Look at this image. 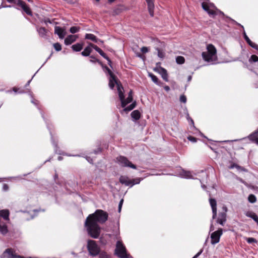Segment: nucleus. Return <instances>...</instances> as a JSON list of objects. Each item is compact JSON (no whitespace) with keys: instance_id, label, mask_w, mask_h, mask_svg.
Listing matches in <instances>:
<instances>
[{"instance_id":"obj_1","label":"nucleus","mask_w":258,"mask_h":258,"mask_svg":"<svg viewBox=\"0 0 258 258\" xmlns=\"http://www.w3.org/2000/svg\"><path fill=\"white\" fill-rule=\"evenodd\" d=\"M108 214L107 212L100 209L91 214L86 218L85 226L88 234L93 238H97L100 233V227L98 223L104 224L107 220Z\"/></svg>"},{"instance_id":"obj_2","label":"nucleus","mask_w":258,"mask_h":258,"mask_svg":"<svg viewBox=\"0 0 258 258\" xmlns=\"http://www.w3.org/2000/svg\"><path fill=\"white\" fill-rule=\"evenodd\" d=\"M114 254L119 258H129L130 256L125 246L120 241H117L116 242Z\"/></svg>"},{"instance_id":"obj_3","label":"nucleus","mask_w":258,"mask_h":258,"mask_svg":"<svg viewBox=\"0 0 258 258\" xmlns=\"http://www.w3.org/2000/svg\"><path fill=\"white\" fill-rule=\"evenodd\" d=\"M119 181L122 184H124L126 186H130L132 187L134 185L140 183L141 178H136L133 179H130L128 177L126 176L121 175L120 176Z\"/></svg>"},{"instance_id":"obj_4","label":"nucleus","mask_w":258,"mask_h":258,"mask_svg":"<svg viewBox=\"0 0 258 258\" xmlns=\"http://www.w3.org/2000/svg\"><path fill=\"white\" fill-rule=\"evenodd\" d=\"M87 248L91 255L96 256L99 253L100 248L94 240H89L88 241Z\"/></svg>"},{"instance_id":"obj_5","label":"nucleus","mask_w":258,"mask_h":258,"mask_svg":"<svg viewBox=\"0 0 258 258\" xmlns=\"http://www.w3.org/2000/svg\"><path fill=\"white\" fill-rule=\"evenodd\" d=\"M227 207L224 205L222 208L221 211L219 212L216 222L222 226H224L227 220Z\"/></svg>"},{"instance_id":"obj_6","label":"nucleus","mask_w":258,"mask_h":258,"mask_svg":"<svg viewBox=\"0 0 258 258\" xmlns=\"http://www.w3.org/2000/svg\"><path fill=\"white\" fill-rule=\"evenodd\" d=\"M118 162L123 167H129L131 168L136 169L137 166L130 161L127 158L123 156H119L116 158Z\"/></svg>"},{"instance_id":"obj_7","label":"nucleus","mask_w":258,"mask_h":258,"mask_svg":"<svg viewBox=\"0 0 258 258\" xmlns=\"http://www.w3.org/2000/svg\"><path fill=\"white\" fill-rule=\"evenodd\" d=\"M223 234V229L219 228L217 231L213 232L211 235V242L212 244L218 243L221 236Z\"/></svg>"},{"instance_id":"obj_8","label":"nucleus","mask_w":258,"mask_h":258,"mask_svg":"<svg viewBox=\"0 0 258 258\" xmlns=\"http://www.w3.org/2000/svg\"><path fill=\"white\" fill-rule=\"evenodd\" d=\"M16 5L20 7L23 11L26 13L28 15L30 16H32V12L30 9V8L26 5L25 2L22 0H17V2L16 3Z\"/></svg>"},{"instance_id":"obj_9","label":"nucleus","mask_w":258,"mask_h":258,"mask_svg":"<svg viewBox=\"0 0 258 258\" xmlns=\"http://www.w3.org/2000/svg\"><path fill=\"white\" fill-rule=\"evenodd\" d=\"M209 202H210V206H211L212 210V213H213L212 218L213 219H214L217 217V202L215 199L210 198L209 199Z\"/></svg>"},{"instance_id":"obj_10","label":"nucleus","mask_w":258,"mask_h":258,"mask_svg":"<svg viewBox=\"0 0 258 258\" xmlns=\"http://www.w3.org/2000/svg\"><path fill=\"white\" fill-rule=\"evenodd\" d=\"M154 71L158 72L159 73H160L162 76V78L164 81H165L166 82L168 81V74L166 69L161 67H160L159 69H158L157 68H154Z\"/></svg>"},{"instance_id":"obj_11","label":"nucleus","mask_w":258,"mask_h":258,"mask_svg":"<svg viewBox=\"0 0 258 258\" xmlns=\"http://www.w3.org/2000/svg\"><path fill=\"white\" fill-rule=\"evenodd\" d=\"M148 10L151 17L154 16V0H146Z\"/></svg>"},{"instance_id":"obj_12","label":"nucleus","mask_w":258,"mask_h":258,"mask_svg":"<svg viewBox=\"0 0 258 258\" xmlns=\"http://www.w3.org/2000/svg\"><path fill=\"white\" fill-rule=\"evenodd\" d=\"M202 8L205 11H206L207 12H208L210 9H211V7H213V8L215 9L217 11H219V12L222 14V15H223V13L220 11H219V10H218L215 6H214L213 4H208V3H206V2H203L202 3Z\"/></svg>"},{"instance_id":"obj_13","label":"nucleus","mask_w":258,"mask_h":258,"mask_svg":"<svg viewBox=\"0 0 258 258\" xmlns=\"http://www.w3.org/2000/svg\"><path fill=\"white\" fill-rule=\"evenodd\" d=\"M54 33L58 35L61 39L64 38L66 35L64 30L59 26H55L54 28Z\"/></svg>"},{"instance_id":"obj_14","label":"nucleus","mask_w":258,"mask_h":258,"mask_svg":"<svg viewBox=\"0 0 258 258\" xmlns=\"http://www.w3.org/2000/svg\"><path fill=\"white\" fill-rule=\"evenodd\" d=\"M4 255L7 258H16L17 255L14 253V250L12 248H7L4 252Z\"/></svg>"},{"instance_id":"obj_15","label":"nucleus","mask_w":258,"mask_h":258,"mask_svg":"<svg viewBox=\"0 0 258 258\" xmlns=\"http://www.w3.org/2000/svg\"><path fill=\"white\" fill-rule=\"evenodd\" d=\"M120 81L117 78V77L114 75L113 77H110L109 81V86L111 89H113L115 84L117 85L118 82Z\"/></svg>"},{"instance_id":"obj_16","label":"nucleus","mask_w":258,"mask_h":258,"mask_svg":"<svg viewBox=\"0 0 258 258\" xmlns=\"http://www.w3.org/2000/svg\"><path fill=\"white\" fill-rule=\"evenodd\" d=\"M202 55L203 59L206 61L210 62L215 60V56L210 54L208 52H203Z\"/></svg>"},{"instance_id":"obj_17","label":"nucleus","mask_w":258,"mask_h":258,"mask_svg":"<svg viewBox=\"0 0 258 258\" xmlns=\"http://www.w3.org/2000/svg\"><path fill=\"white\" fill-rule=\"evenodd\" d=\"M244 38L246 42L253 48L257 50L258 51V45L255 44V43L252 42L249 37L246 35V33L244 32Z\"/></svg>"},{"instance_id":"obj_18","label":"nucleus","mask_w":258,"mask_h":258,"mask_svg":"<svg viewBox=\"0 0 258 258\" xmlns=\"http://www.w3.org/2000/svg\"><path fill=\"white\" fill-rule=\"evenodd\" d=\"M76 35H70L64 39V43L67 45L71 44L75 42L77 39Z\"/></svg>"},{"instance_id":"obj_19","label":"nucleus","mask_w":258,"mask_h":258,"mask_svg":"<svg viewBox=\"0 0 258 258\" xmlns=\"http://www.w3.org/2000/svg\"><path fill=\"white\" fill-rule=\"evenodd\" d=\"M208 52L216 57L217 50L215 47L212 44H208L207 47Z\"/></svg>"},{"instance_id":"obj_20","label":"nucleus","mask_w":258,"mask_h":258,"mask_svg":"<svg viewBox=\"0 0 258 258\" xmlns=\"http://www.w3.org/2000/svg\"><path fill=\"white\" fill-rule=\"evenodd\" d=\"M245 215L248 217L252 218L258 225V217L255 213L251 211H247L245 213Z\"/></svg>"},{"instance_id":"obj_21","label":"nucleus","mask_w":258,"mask_h":258,"mask_svg":"<svg viewBox=\"0 0 258 258\" xmlns=\"http://www.w3.org/2000/svg\"><path fill=\"white\" fill-rule=\"evenodd\" d=\"M37 31L41 37L45 38L46 37L47 30L44 27H38L37 28Z\"/></svg>"},{"instance_id":"obj_22","label":"nucleus","mask_w":258,"mask_h":258,"mask_svg":"<svg viewBox=\"0 0 258 258\" xmlns=\"http://www.w3.org/2000/svg\"><path fill=\"white\" fill-rule=\"evenodd\" d=\"M10 212L8 210H0V217L4 218L5 220H9Z\"/></svg>"},{"instance_id":"obj_23","label":"nucleus","mask_w":258,"mask_h":258,"mask_svg":"<svg viewBox=\"0 0 258 258\" xmlns=\"http://www.w3.org/2000/svg\"><path fill=\"white\" fill-rule=\"evenodd\" d=\"M148 75L151 78L152 81L154 82L155 84L159 86H161L162 85L163 83L161 82L159 80L158 78L153 74L149 73Z\"/></svg>"},{"instance_id":"obj_24","label":"nucleus","mask_w":258,"mask_h":258,"mask_svg":"<svg viewBox=\"0 0 258 258\" xmlns=\"http://www.w3.org/2000/svg\"><path fill=\"white\" fill-rule=\"evenodd\" d=\"M83 48V44L77 43L72 46V48L74 51H80Z\"/></svg>"},{"instance_id":"obj_25","label":"nucleus","mask_w":258,"mask_h":258,"mask_svg":"<svg viewBox=\"0 0 258 258\" xmlns=\"http://www.w3.org/2000/svg\"><path fill=\"white\" fill-rule=\"evenodd\" d=\"M92 51V48L90 45L87 46L84 50L81 52V54L84 56H90V53Z\"/></svg>"},{"instance_id":"obj_26","label":"nucleus","mask_w":258,"mask_h":258,"mask_svg":"<svg viewBox=\"0 0 258 258\" xmlns=\"http://www.w3.org/2000/svg\"><path fill=\"white\" fill-rule=\"evenodd\" d=\"M131 115L133 119L138 120L141 117V113L138 110H135L131 113Z\"/></svg>"},{"instance_id":"obj_27","label":"nucleus","mask_w":258,"mask_h":258,"mask_svg":"<svg viewBox=\"0 0 258 258\" xmlns=\"http://www.w3.org/2000/svg\"><path fill=\"white\" fill-rule=\"evenodd\" d=\"M248 138L252 142H255V141L258 139L257 130H256L253 133L249 135Z\"/></svg>"},{"instance_id":"obj_28","label":"nucleus","mask_w":258,"mask_h":258,"mask_svg":"<svg viewBox=\"0 0 258 258\" xmlns=\"http://www.w3.org/2000/svg\"><path fill=\"white\" fill-rule=\"evenodd\" d=\"M85 38L91 40L94 42H97L98 40V39L97 38V37L92 34H86L85 35Z\"/></svg>"},{"instance_id":"obj_29","label":"nucleus","mask_w":258,"mask_h":258,"mask_svg":"<svg viewBox=\"0 0 258 258\" xmlns=\"http://www.w3.org/2000/svg\"><path fill=\"white\" fill-rule=\"evenodd\" d=\"M136 106V102L134 101L130 105H129L128 106H127L126 107H125L123 109L122 111L124 112H128L130 111L131 110H133L134 108H135Z\"/></svg>"},{"instance_id":"obj_30","label":"nucleus","mask_w":258,"mask_h":258,"mask_svg":"<svg viewBox=\"0 0 258 258\" xmlns=\"http://www.w3.org/2000/svg\"><path fill=\"white\" fill-rule=\"evenodd\" d=\"M181 175L182 176L187 178H191L192 175L190 171L182 170L181 173Z\"/></svg>"},{"instance_id":"obj_31","label":"nucleus","mask_w":258,"mask_h":258,"mask_svg":"<svg viewBox=\"0 0 258 258\" xmlns=\"http://www.w3.org/2000/svg\"><path fill=\"white\" fill-rule=\"evenodd\" d=\"M0 232L3 234H5L8 232L7 226L5 224L2 225L0 223Z\"/></svg>"},{"instance_id":"obj_32","label":"nucleus","mask_w":258,"mask_h":258,"mask_svg":"<svg viewBox=\"0 0 258 258\" xmlns=\"http://www.w3.org/2000/svg\"><path fill=\"white\" fill-rule=\"evenodd\" d=\"M90 57L91 58V59L90 60V61L92 62H98L99 64H100L101 66H103V64L102 62L99 60L98 59L96 58V57L94 55H91L90 56Z\"/></svg>"},{"instance_id":"obj_33","label":"nucleus","mask_w":258,"mask_h":258,"mask_svg":"<svg viewBox=\"0 0 258 258\" xmlns=\"http://www.w3.org/2000/svg\"><path fill=\"white\" fill-rule=\"evenodd\" d=\"M176 61L178 64H182L185 62L184 57L182 56H178L176 58Z\"/></svg>"},{"instance_id":"obj_34","label":"nucleus","mask_w":258,"mask_h":258,"mask_svg":"<svg viewBox=\"0 0 258 258\" xmlns=\"http://www.w3.org/2000/svg\"><path fill=\"white\" fill-rule=\"evenodd\" d=\"M99 258H111V256L105 251H101L99 253Z\"/></svg>"},{"instance_id":"obj_35","label":"nucleus","mask_w":258,"mask_h":258,"mask_svg":"<svg viewBox=\"0 0 258 258\" xmlns=\"http://www.w3.org/2000/svg\"><path fill=\"white\" fill-rule=\"evenodd\" d=\"M248 200L250 203H254L256 201V198L254 195L250 194L248 197Z\"/></svg>"},{"instance_id":"obj_36","label":"nucleus","mask_w":258,"mask_h":258,"mask_svg":"<svg viewBox=\"0 0 258 258\" xmlns=\"http://www.w3.org/2000/svg\"><path fill=\"white\" fill-rule=\"evenodd\" d=\"M80 29V27H79L73 26L70 28V31L71 33L75 34L79 31Z\"/></svg>"},{"instance_id":"obj_37","label":"nucleus","mask_w":258,"mask_h":258,"mask_svg":"<svg viewBox=\"0 0 258 258\" xmlns=\"http://www.w3.org/2000/svg\"><path fill=\"white\" fill-rule=\"evenodd\" d=\"M258 61V56L256 55H252L249 59V62L250 63Z\"/></svg>"},{"instance_id":"obj_38","label":"nucleus","mask_w":258,"mask_h":258,"mask_svg":"<svg viewBox=\"0 0 258 258\" xmlns=\"http://www.w3.org/2000/svg\"><path fill=\"white\" fill-rule=\"evenodd\" d=\"M13 90L16 93H24L25 92V91L23 89L20 88H17L16 87H14L13 88Z\"/></svg>"},{"instance_id":"obj_39","label":"nucleus","mask_w":258,"mask_h":258,"mask_svg":"<svg viewBox=\"0 0 258 258\" xmlns=\"http://www.w3.org/2000/svg\"><path fill=\"white\" fill-rule=\"evenodd\" d=\"M103 68H104L105 71H106V72L108 73V74H109V76L110 77H113V76H114L115 75L113 74V73L109 69V68L108 67H107V66H102Z\"/></svg>"},{"instance_id":"obj_40","label":"nucleus","mask_w":258,"mask_h":258,"mask_svg":"<svg viewBox=\"0 0 258 258\" xmlns=\"http://www.w3.org/2000/svg\"><path fill=\"white\" fill-rule=\"evenodd\" d=\"M156 50L158 51V57H159L160 58H163L164 57V56H165V53L163 51V50H162L161 49H160L159 48H157Z\"/></svg>"},{"instance_id":"obj_41","label":"nucleus","mask_w":258,"mask_h":258,"mask_svg":"<svg viewBox=\"0 0 258 258\" xmlns=\"http://www.w3.org/2000/svg\"><path fill=\"white\" fill-rule=\"evenodd\" d=\"M246 241L248 243H256L257 240L253 237H248L245 238Z\"/></svg>"},{"instance_id":"obj_42","label":"nucleus","mask_w":258,"mask_h":258,"mask_svg":"<svg viewBox=\"0 0 258 258\" xmlns=\"http://www.w3.org/2000/svg\"><path fill=\"white\" fill-rule=\"evenodd\" d=\"M121 101V106L122 108H125L126 105L130 103V102H128V100L127 99H125L124 98L122 100H120Z\"/></svg>"},{"instance_id":"obj_43","label":"nucleus","mask_w":258,"mask_h":258,"mask_svg":"<svg viewBox=\"0 0 258 258\" xmlns=\"http://www.w3.org/2000/svg\"><path fill=\"white\" fill-rule=\"evenodd\" d=\"M121 101V106L122 108H125L126 105L130 103V102H128V100L127 99H125L124 98L122 100H120Z\"/></svg>"},{"instance_id":"obj_44","label":"nucleus","mask_w":258,"mask_h":258,"mask_svg":"<svg viewBox=\"0 0 258 258\" xmlns=\"http://www.w3.org/2000/svg\"><path fill=\"white\" fill-rule=\"evenodd\" d=\"M128 100V102H132L133 100V91L132 90H130V91L128 93V97L126 99Z\"/></svg>"},{"instance_id":"obj_45","label":"nucleus","mask_w":258,"mask_h":258,"mask_svg":"<svg viewBox=\"0 0 258 258\" xmlns=\"http://www.w3.org/2000/svg\"><path fill=\"white\" fill-rule=\"evenodd\" d=\"M54 49L58 51L61 50V45L59 43H55L53 44Z\"/></svg>"},{"instance_id":"obj_46","label":"nucleus","mask_w":258,"mask_h":258,"mask_svg":"<svg viewBox=\"0 0 258 258\" xmlns=\"http://www.w3.org/2000/svg\"><path fill=\"white\" fill-rule=\"evenodd\" d=\"M118 84H117V85H116L117 92H119L120 91H123V88L122 84H121V82L120 81H118Z\"/></svg>"},{"instance_id":"obj_47","label":"nucleus","mask_w":258,"mask_h":258,"mask_svg":"<svg viewBox=\"0 0 258 258\" xmlns=\"http://www.w3.org/2000/svg\"><path fill=\"white\" fill-rule=\"evenodd\" d=\"M214 9H210V10L207 12L209 15H212L213 17L217 15V13L216 10Z\"/></svg>"},{"instance_id":"obj_48","label":"nucleus","mask_w":258,"mask_h":258,"mask_svg":"<svg viewBox=\"0 0 258 258\" xmlns=\"http://www.w3.org/2000/svg\"><path fill=\"white\" fill-rule=\"evenodd\" d=\"M90 47H91V48H93L96 51H98L100 48L98 47L97 45L92 43H89Z\"/></svg>"},{"instance_id":"obj_49","label":"nucleus","mask_w":258,"mask_h":258,"mask_svg":"<svg viewBox=\"0 0 258 258\" xmlns=\"http://www.w3.org/2000/svg\"><path fill=\"white\" fill-rule=\"evenodd\" d=\"M179 100L181 102L185 103L186 102V97L184 95H181Z\"/></svg>"},{"instance_id":"obj_50","label":"nucleus","mask_w":258,"mask_h":258,"mask_svg":"<svg viewBox=\"0 0 258 258\" xmlns=\"http://www.w3.org/2000/svg\"><path fill=\"white\" fill-rule=\"evenodd\" d=\"M97 52L104 58H107V55L101 49H100Z\"/></svg>"},{"instance_id":"obj_51","label":"nucleus","mask_w":258,"mask_h":258,"mask_svg":"<svg viewBox=\"0 0 258 258\" xmlns=\"http://www.w3.org/2000/svg\"><path fill=\"white\" fill-rule=\"evenodd\" d=\"M187 139L189 141H190L192 142H194V143H195L197 141V138H196L193 136H189L187 137Z\"/></svg>"},{"instance_id":"obj_52","label":"nucleus","mask_w":258,"mask_h":258,"mask_svg":"<svg viewBox=\"0 0 258 258\" xmlns=\"http://www.w3.org/2000/svg\"><path fill=\"white\" fill-rule=\"evenodd\" d=\"M118 93L120 100H122L124 98H125L123 91H120L118 92Z\"/></svg>"},{"instance_id":"obj_53","label":"nucleus","mask_w":258,"mask_h":258,"mask_svg":"<svg viewBox=\"0 0 258 258\" xmlns=\"http://www.w3.org/2000/svg\"><path fill=\"white\" fill-rule=\"evenodd\" d=\"M236 168L238 170L243 171H246L247 170L243 167H241L238 165L237 164Z\"/></svg>"},{"instance_id":"obj_54","label":"nucleus","mask_w":258,"mask_h":258,"mask_svg":"<svg viewBox=\"0 0 258 258\" xmlns=\"http://www.w3.org/2000/svg\"><path fill=\"white\" fill-rule=\"evenodd\" d=\"M148 51H149V49H148V47H147L144 46L141 48V51L143 53H146L147 52H148Z\"/></svg>"},{"instance_id":"obj_55","label":"nucleus","mask_w":258,"mask_h":258,"mask_svg":"<svg viewBox=\"0 0 258 258\" xmlns=\"http://www.w3.org/2000/svg\"><path fill=\"white\" fill-rule=\"evenodd\" d=\"M123 202V200L122 199V200H120V202L119 203V205H118V211H119V212H120V211H121V207H122Z\"/></svg>"},{"instance_id":"obj_56","label":"nucleus","mask_w":258,"mask_h":258,"mask_svg":"<svg viewBox=\"0 0 258 258\" xmlns=\"http://www.w3.org/2000/svg\"><path fill=\"white\" fill-rule=\"evenodd\" d=\"M86 159L90 163L93 164V159H92L91 157H86Z\"/></svg>"},{"instance_id":"obj_57","label":"nucleus","mask_w":258,"mask_h":258,"mask_svg":"<svg viewBox=\"0 0 258 258\" xmlns=\"http://www.w3.org/2000/svg\"><path fill=\"white\" fill-rule=\"evenodd\" d=\"M105 59L108 61V64H109V66L112 68V66H111L112 61H111V59L108 56H107V58H105Z\"/></svg>"},{"instance_id":"obj_58","label":"nucleus","mask_w":258,"mask_h":258,"mask_svg":"<svg viewBox=\"0 0 258 258\" xmlns=\"http://www.w3.org/2000/svg\"><path fill=\"white\" fill-rule=\"evenodd\" d=\"M202 251H203V250H201L192 258H197L202 253Z\"/></svg>"},{"instance_id":"obj_59","label":"nucleus","mask_w":258,"mask_h":258,"mask_svg":"<svg viewBox=\"0 0 258 258\" xmlns=\"http://www.w3.org/2000/svg\"><path fill=\"white\" fill-rule=\"evenodd\" d=\"M3 189L4 190H7L9 189V186L7 184H4L3 185Z\"/></svg>"},{"instance_id":"obj_60","label":"nucleus","mask_w":258,"mask_h":258,"mask_svg":"<svg viewBox=\"0 0 258 258\" xmlns=\"http://www.w3.org/2000/svg\"><path fill=\"white\" fill-rule=\"evenodd\" d=\"M6 1L10 3L14 4L15 5H16V3L17 2V0H6Z\"/></svg>"},{"instance_id":"obj_61","label":"nucleus","mask_w":258,"mask_h":258,"mask_svg":"<svg viewBox=\"0 0 258 258\" xmlns=\"http://www.w3.org/2000/svg\"><path fill=\"white\" fill-rule=\"evenodd\" d=\"M236 165H237V164H235V163H232V164L230 165V166L229 168L230 169H232V168H234V167H235V168H236Z\"/></svg>"},{"instance_id":"obj_62","label":"nucleus","mask_w":258,"mask_h":258,"mask_svg":"<svg viewBox=\"0 0 258 258\" xmlns=\"http://www.w3.org/2000/svg\"><path fill=\"white\" fill-rule=\"evenodd\" d=\"M164 89L167 91L168 92L170 90V87L168 86H164Z\"/></svg>"},{"instance_id":"obj_63","label":"nucleus","mask_w":258,"mask_h":258,"mask_svg":"<svg viewBox=\"0 0 258 258\" xmlns=\"http://www.w3.org/2000/svg\"><path fill=\"white\" fill-rule=\"evenodd\" d=\"M44 22L46 24L47 23H51L50 20L49 19L45 20Z\"/></svg>"},{"instance_id":"obj_64","label":"nucleus","mask_w":258,"mask_h":258,"mask_svg":"<svg viewBox=\"0 0 258 258\" xmlns=\"http://www.w3.org/2000/svg\"><path fill=\"white\" fill-rule=\"evenodd\" d=\"M30 82H31V80H29V81H28V82L25 85V87H27L29 85V84H30Z\"/></svg>"}]
</instances>
